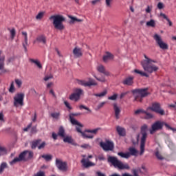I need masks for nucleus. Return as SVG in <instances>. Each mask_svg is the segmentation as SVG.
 <instances>
[{"label": "nucleus", "mask_w": 176, "mask_h": 176, "mask_svg": "<svg viewBox=\"0 0 176 176\" xmlns=\"http://www.w3.org/2000/svg\"><path fill=\"white\" fill-rule=\"evenodd\" d=\"M144 56L145 59L141 62V65L143 69L148 74H153L157 72V71L160 69V67L156 66V65H153L152 63H156L157 60H153V59L148 58L146 55H144Z\"/></svg>", "instance_id": "f257e3e1"}, {"label": "nucleus", "mask_w": 176, "mask_h": 176, "mask_svg": "<svg viewBox=\"0 0 176 176\" xmlns=\"http://www.w3.org/2000/svg\"><path fill=\"white\" fill-rule=\"evenodd\" d=\"M148 129V125L144 124L141 127L140 133L138 136V139H140V141H141V143H140V155H142L145 151L146 141L148 137V133H147Z\"/></svg>", "instance_id": "f03ea898"}, {"label": "nucleus", "mask_w": 176, "mask_h": 176, "mask_svg": "<svg viewBox=\"0 0 176 176\" xmlns=\"http://www.w3.org/2000/svg\"><path fill=\"white\" fill-rule=\"evenodd\" d=\"M49 20L52 21V24L56 30H63L65 29L63 22L65 21V18L64 16L61 14L52 15Z\"/></svg>", "instance_id": "7ed1b4c3"}, {"label": "nucleus", "mask_w": 176, "mask_h": 176, "mask_svg": "<svg viewBox=\"0 0 176 176\" xmlns=\"http://www.w3.org/2000/svg\"><path fill=\"white\" fill-rule=\"evenodd\" d=\"M107 161L109 163L111 164L115 168H118V170H129L131 168L127 163H123L116 157L109 156L107 158Z\"/></svg>", "instance_id": "20e7f679"}, {"label": "nucleus", "mask_w": 176, "mask_h": 176, "mask_svg": "<svg viewBox=\"0 0 176 176\" xmlns=\"http://www.w3.org/2000/svg\"><path fill=\"white\" fill-rule=\"evenodd\" d=\"M131 93L134 97L133 102H142L143 99L149 95L148 88L143 89H132Z\"/></svg>", "instance_id": "39448f33"}, {"label": "nucleus", "mask_w": 176, "mask_h": 176, "mask_svg": "<svg viewBox=\"0 0 176 176\" xmlns=\"http://www.w3.org/2000/svg\"><path fill=\"white\" fill-rule=\"evenodd\" d=\"M28 155V157H27ZM32 157H33V153L29 152L28 151H25L19 155V157H15L12 161L10 162V164L14 165L16 162H19L21 161H26L27 158H32Z\"/></svg>", "instance_id": "423d86ee"}, {"label": "nucleus", "mask_w": 176, "mask_h": 176, "mask_svg": "<svg viewBox=\"0 0 176 176\" xmlns=\"http://www.w3.org/2000/svg\"><path fill=\"white\" fill-rule=\"evenodd\" d=\"M24 98L25 94H23V92L16 94V95L13 98V105L15 107H23L24 105Z\"/></svg>", "instance_id": "0eeeda50"}, {"label": "nucleus", "mask_w": 176, "mask_h": 176, "mask_svg": "<svg viewBox=\"0 0 176 176\" xmlns=\"http://www.w3.org/2000/svg\"><path fill=\"white\" fill-rule=\"evenodd\" d=\"M154 40L156 41V43L158 45L160 49L162 50H168V45L166 42H164L162 38V36L158 34H155L153 36Z\"/></svg>", "instance_id": "6e6552de"}, {"label": "nucleus", "mask_w": 176, "mask_h": 176, "mask_svg": "<svg viewBox=\"0 0 176 176\" xmlns=\"http://www.w3.org/2000/svg\"><path fill=\"white\" fill-rule=\"evenodd\" d=\"M55 165L60 171L67 172L69 169L67 163L60 159H56Z\"/></svg>", "instance_id": "1a4fd4ad"}, {"label": "nucleus", "mask_w": 176, "mask_h": 176, "mask_svg": "<svg viewBox=\"0 0 176 176\" xmlns=\"http://www.w3.org/2000/svg\"><path fill=\"white\" fill-rule=\"evenodd\" d=\"M83 94H84L83 89H81L80 88H78L77 89H75L74 94H72L69 96V100L77 102L80 99V96Z\"/></svg>", "instance_id": "9d476101"}, {"label": "nucleus", "mask_w": 176, "mask_h": 176, "mask_svg": "<svg viewBox=\"0 0 176 176\" xmlns=\"http://www.w3.org/2000/svg\"><path fill=\"white\" fill-rule=\"evenodd\" d=\"M148 109H151L160 116L165 115V111L162 109L160 103H153L151 107H149Z\"/></svg>", "instance_id": "9b49d317"}, {"label": "nucleus", "mask_w": 176, "mask_h": 176, "mask_svg": "<svg viewBox=\"0 0 176 176\" xmlns=\"http://www.w3.org/2000/svg\"><path fill=\"white\" fill-rule=\"evenodd\" d=\"M77 83L85 87L98 85V83L96 82L95 80H93V78H89V81H85V80H77Z\"/></svg>", "instance_id": "f8f14e48"}, {"label": "nucleus", "mask_w": 176, "mask_h": 176, "mask_svg": "<svg viewBox=\"0 0 176 176\" xmlns=\"http://www.w3.org/2000/svg\"><path fill=\"white\" fill-rule=\"evenodd\" d=\"M100 147L105 151H113L114 149V143L107 140L106 142H100Z\"/></svg>", "instance_id": "ddd939ff"}, {"label": "nucleus", "mask_w": 176, "mask_h": 176, "mask_svg": "<svg viewBox=\"0 0 176 176\" xmlns=\"http://www.w3.org/2000/svg\"><path fill=\"white\" fill-rule=\"evenodd\" d=\"M164 126V123L157 121L151 126V129L149 131L150 134L153 135L157 131L161 130Z\"/></svg>", "instance_id": "4468645a"}, {"label": "nucleus", "mask_w": 176, "mask_h": 176, "mask_svg": "<svg viewBox=\"0 0 176 176\" xmlns=\"http://www.w3.org/2000/svg\"><path fill=\"white\" fill-rule=\"evenodd\" d=\"M80 115L81 113H70L69 117V120L71 124L73 125H76L80 127H83V125L80 124L78 120H75V118H74V116H78Z\"/></svg>", "instance_id": "2eb2a0df"}, {"label": "nucleus", "mask_w": 176, "mask_h": 176, "mask_svg": "<svg viewBox=\"0 0 176 176\" xmlns=\"http://www.w3.org/2000/svg\"><path fill=\"white\" fill-rule=\"evenodd\" d=\"M43 43V45H45L47 43V38L45 35H39L38 36L35 40H34L33 43Z\"/></svg>", "instance_id": "dca6fc26"}, {"label": "nucleus", "mask_w": 176, "mask_h": 176, "mask_svg": "<svg viewBox=\"0 0 176 176\" xmlns=\"http://www.w3.org/2000/svg\"><path fill=\"white\" fill-rule=\"evenodd\" d=\"M113 110L116 119L119 120L120 118V113L122 112V110L121 108L118 107L117 103L113 104Z\"/></svg>", "instance_id": "f3484780"}, {"label": "nucleus", "mask_w": 176, "mask_h": 176, "mask_svg": "<svg viewBox=\"0 0 176 176\" xmlns=\"http://www.w3.org/2000/svg\"><path fill=\"white\" fill-rule=\"evenodd\" d=\"M22 35L24 36V42L22 43V45L24 48L25 52H28V37L27 32H22Z\"/></svg>", "instance_id": "a211bd4d"}, {"label": "nucleus", "mask_w": 176, "mask_h": 176, "mask_svg": "<svg viewBox=\"0 0 176 176\" xmlns=\"http://www.w3.org/2000/svg\"><path fill=\"white\" fill-rule=\"evenodd\" d=\"M123 85L127 86H132L134 84V77L133 76H130L129 77H126L124 81H122Z\"/></svg>", "instance_id": "6ab92c4d"}, {"label": "nucleus", "mask_w": 176, "mask_h": 176, "mask_svg": "<svg viewBox=\"0 0 176 176\" xmlns=\"http://www.w3.org/2000/svg\"><path fill=\"white\" fill-rule=\"evenodd\" d=\"M80 162H81L82 165L86 168L96 166V164H94L86 159H82Z\"/></svg>", "instance_id": "aec40b11"}, {"label": "nucleus", "mask_w": 176, "mask_h": 176, "mask_svg": "<svg viewBox=\"0 0 176 176\" xmlns=\"http://www.w3.org/2000/svg\"><path fill=\"white\" fill-rule=\"evenodd\" d=\"M63 138V142H65V143H69V144H72V145H74V146H78V144L77 143H75L74 142V140H73V138H72V136H70V135H65L64 138Z\"/></svg>", "instance_id": "412c9836"}, {"label": "nucleus", "mask_w": 176, "mask_h": 176, "mask_svg": "<svg viewBox=\"0 0 176 176\" xmlns=\"http://www.w3.org/2000/svg\"><path fill=\"white\" fill-rule=\"evenodd\" d=\"M97 70H98V72H99L101 74H103L106 76H110L109 72H107V70H106L104 66H103V65H99L97 67Z\"/></svg>", "instance_id": "4be33fe9"}, {"label": "nucleus", "mask_w": 176, "mask_h": 176, "mask_svg": "<svg viewBox=\"0 0 176 176\" xmlns=\"http://www.w3.org/2000/svg\"><path fill=\"white\" fill-rule=\"evenodd\" d=\"M73 54L76 58H80L82 56V52L81 48L78 47H75L73 50Z\"/></svg>", "instance_id": "5701e85b"}, {"label": "nucleus", "mask_w": 176, "mask_h": 176, "mask_svg": "<svg viewBox=\"0 0 176 176\" xmlns=\"http://www.w3.org/2000/svg\"><path fill=\"white\" fill-rule=\"evenodd\" d=\"M116 131L118 132V134L119 135V136L125 137L126 135V129L120 126L116 127Z\"/></svg>", "instance_id": "b1692460"}, {"label": "nucleus", "mask_w": 176, "mask_h": 176, "mask_svg": "<svg viewBox=\"0 0 176 176\" xmlns=\"http://www.w3.org/2000/svg\"><path fill=\"white\" fill-rule=\"evenodd\" d=\"M113 58L114 56L111 52H107L106 55L103 56V61L107 63L109 60H113Z\"/></svg>", "instance_id": "393cba45"}, {"label": "nucleus", "mask_w": 176, "mask_h": 176, "mask_svg": "<svg viewBox=\"0 0 176 176\" xmlns=\"http://www.w3.org/2000/svg\"><path fill=\"white\" fill-rule=\"evenodd\" d=\"M58 135L60 136L62 138H63L64 137L66 136L65 130L63 126L59 127L58 132Z\"/></svg>", "instance_id": "a878e982"}, {"label": "nucleus", "mask_w": 176, "mask_h": 176, "mask_svg": "<svg viewBox=\"0 0 176 176\" xmlns=\"http://www.w3.org/2000/svg\"><path fill=\"white\" fill-rule=\"evenodd\" d=\"M134 72L140 74L141 76H145L146 78L149 77V74H148V73H146V72H142V70H137V69H135Z\"/></svg>", "instance_id": "bb28decb"}, {"label": "nucleus", "mask_w": 176, "mask_h": 176, "mask_svg": "<svg viewBox=\"0 0 176 176\" xmlns=\"http://www.w3.org/2000/svg\"><path fill=\"white\" fill-rule=\"evenodd\" d=\"M129 151L130 155H133V156H137L138 155V151L134 147L129 148Z\"/></svg>", "instance_id": "cd10ccee"}, {"label": "nucleus", "mask_w": 176, "mask_h": 176, "mask_svg": "<svg viewBox=\"0 0 176 176\" xmlns=\"http://www.w3.org/2000/svg\"><path fill=\"white\" fill-rule=\"evenodd\" d=\"M30 62L35 64L38 67V68H39V69L43 68V66H42L41 62H39V60H38V59H30Z\"/></svg>", "instance_id": "c85d7f7f"}, {"label": "nucleus", "mask_w": 176, "mask_h": 176, "mask_svg": "<svg viewBox=\"0 0 176 176\" xmlns=\"http://www.w3.org/2000/svg\"><path fill=\"white\" fill-rule=\"evenodd\" d=\"M118 155L120 156L122 158H126L128 159L131 157V153H123V152H120L118 153Z\"/></svg>", "instance_id": "c756f323"}, {"label": "nucleus", "mask_w": 176, "mask_h": 176, "mask_svg": "<svg viewBox=\"0 0 176 176\" xmlns=\"http://www.w3.org/2000/svg\"><path fill=\"white\" fill-rule=\"evenodd\" d=\"M4 65H5V56L2 55L1 56H0V70H2L4 69Z\"/></svg>", "instance_id": "7c9ffc66"}, {"label": "nucleus", "mask_w": 176, "mask_h": 176, "mask_svg": "<svg viewBox=\"0 0 176 176\" xmlns=\"http://www.w3.org/2000/svg\"><path fill=\"white\" fill-rule=\"evenodd\" d=\"M87 132L85 131L83 133H82V137L84 139H94V135H89L88 133H87Z\"/></svg>", "instance_id": "2f4dec72"}, {"label": "nucleus", "mask_w": 176, "mask_h": 176, "mask_svg": "<svg viewBox=\"0 0 176 176\" xmlns=\"http://www.w3.org/2000/svg\"><path fill=\"white\" fill-rule=\"evenodd\" d=\"M8 166V164L6 163V162H3L1 164V166H0V174H2L3 172L4 171V170L6 168H7Z\"/></svg>", "instance_id": "473e14b6"}, {"label": "nucleus", "mask_w": 176, "mask_h": 176, "mask_svg": "<svg viewBox=\"0 0 176 176\" xmlns=\"http://www.w3.org/2000/svg\"><path fill=\"white\" fill-rule=\"evenodd\" d=\"M8 153V150L6 147L0 146V156L5 155Z\"/></svg>", "instance_id": "72a5a7b5"}, {"label": "nucleus", "mask_w": 176, "mask_h": 176, "mask_svg": "<svg viewBox=\"0 0 176 176\" xmlns=\"http://www.w3.org/2000/svg\"><path fill=\"white\" fill-rule=\"evenodd\" d=\"M41 142V140H36L35 142H33L32 143L31 148L32 149H35L36 147L38 148V146H39V144H40Z\"/></svg>", "instance_id": "f704fd0d"}, {"label": "nucleus", "mask_w": 176, "mask_h": 176, "mask_svg": "<svg viewBox=\"0 0 176 176\" xmlns=\"http://www.w3.org/2000/svg\"><path fill=\"white\" fill-rule=\"evenodd\" d=\"M41 157L47 162L51 161L53 158L52 155H41Z\"/></svg>", "instance_id": "c9c22d12"}, {"label": "nucleus", "mask_w": 176, "mask_h": 176, "mask_svg": "<svg viewBox=\"0 0 176 176\" xmlns=\"http://www.w3.org/2000/svg\"><path fill=\"white\" fill-rule=\"evenodd\" d=\"M100 130H101V128H97L93 130H86L85 132L89 133H94L96 135L98 133V131Z\"/></svg>", "instance_id": "e433bc0d"}, {"label": "nucleus", "mask_w": 176, "mask_h": 176, "mask_svg": "<svg viewBox=\"0 0 176 176\" xmlns=\"http://www.w3.org/2000/svg\"><path fill=\"white\" fill-rule=\"evenodd\" d=\"M146 25L148 27H152L154 28L155 27V21L153 19H151L149 21L146 22Z\"/></svg>", "instance_id": "4c0bfd02"}, {"label": "nucleus", "mask_w": 176, "mask_h": 176, "mask_svg": "<svg viewBox=\"0 0 176 176\" xmlns=\"http://www.w3.org/2000/svg\"><path fill=\"white\" fill-rule=\"evenodd\" d=\"M51 116L54 119L58 120L60 119V113H52Z\"/></svg>", "instance_id": "58836bf2"}, {"label": "nucleus", "mask_w": 176, "mask_h": 176, "mask_svg": "<svg viewBox=\"0 0 176 176\" xmlns=\"http://www.w3.org/2000/svg\"><path fill=\"white\" fill-rule=\"evenodd\" d=\"M107 94V91H103L102 92H100V94H94V96L96 97H104Z\"/></svg>", "instance_id": "ea45409f"}, {"label": "nucleus", "mask_w": 176, "mask_h": 176, "mask_svg": "<svg viewBox=\"0 0 176 176\" xmlns=\"http://www.w3.org/2000/svg\"><path fill=\"white\" fill-rule=\"evenodd\" d=\"M45 12H40L37 14L36 16V20H41L44 16Z\"/></svg>", "instance_id": "a19ab883"}, {"label": "nucleus", "mask_w": 176, "mask_h": 176, "mask_svg": "<svg viewBox=\"0 0 176 176\" xmlns=\"http://www.w3.org/2000/svg\"><path fill=\"white\" fill-rule=\"evenodd\" d=\"M71 19V23H74V22H82L83 20L80 19H78L77 17L75 16H70Z\"/></svg>", "instance_id": "79ce46f5"}, {"label": "nucleus", "mask_w": 176, "mask_h": 176, "mask_svg": "<svg viewBox=\"0 0 176 176\" xmlns=\"http://www.w3.org/2000/svg\"><path fill=\"white\" fill-rule=\"evenodd\" d=\"M14 82H15V84H16V85L18 88L21 87V86L23 85V82L21 81V80L16 79V80H14Z\"/></svg>", "instance_id": "37998d69"}, {"label": "nucleus", "mask_w": 176, "mask_h": 176, "mask_svg": "<svg viewBox=\"0 0 176 176\" xmlns=\"http://www.w3.org/2000/svg\"><path fill=\"white\" fill-rule=\"evenodd\" d=\"M79 109H80V110H82V109L87 110V111H88V113H91L92 112V111H91V109H89L88 107L84 106V104H80V105L79 106Z\"/></svg>", "instance_id": "c03bdc74"}, {"label": "nucleus", "mask_w": 176, "mask_h": 176, "mask_svg": "<svg viewBox=\"0 0 176 176\" xmlns=\"http://www.w3.org/2000/svg\"><path fill=\"white\" fill-rule=\"evenodd\" d=\"M10 35H11V38L14 39V37H15V35H16V30H15V29L14 28H12L10 30Z\"/></svg>", "instance_id": "a18cd8bd"}, {"label": "nucleus", "mask_w": 176, "mask_h": 176, "mask_svg": "<svg viewBox=\"0 0 176 176\" xmlns=\"http://www.w3.org/2000/svg\"><path fill=\"white\" fill-rule=\"evenodd\" d=\"M141 171L140 168L138 169H133L132 170V173L133 174V176H140L139 173Z\"/></svg>", "instance_id": "49530a36"}, {"label": "nucleus", "mask_w": 176, "mask_h": 176, "mask_svg": "<svg viewBox=\"0 0 176 176\" xmlns=\"http://www.w3.org/2000/svg\"><path fill=\"white\" fill-rule=\"evenodd\" d=\"M15 91V87L14 82H11L10 87L9 88L10 93H14Z\"/></svg>", "instance_id": "de8ad7c7"}, {"label": "nucleus", "mask_w": 176, "mask_h": 176, "mask_svg": "<svg viewBox=\"0 0 176 176\" xmlns=\"http://www.w3.org/2000/svg\"><path fill=\"white\" fill-rule=\"evenodd\" d=\"M144 113L146 116L145 118L146 119H151L153 118V116L151 113H148L147 111H144Z\"/></svg>", "instance_id": "09e8293b"}, {"label": "nucleus", "mask_w": 176, "mask_h": 176, "mask_svg": "<svg viewBox=\"0 0 176 176\" xmlns=\"http://www.w3.org/2000/svg\"><path fill=\"white\" fill-rule=\"evenodd\" d=\"M117 98H118V95H117V94H114L113 95H112V96H109L108 100H116Z\"/></svg>", "instance_id": "8fccbe9b"}, {"label": "nucleus", "mask_w": 176, "mask_h": 176, "mask_svg": "<svg viewBox=\"0 0 176 176\" xmlns=\"http://www.w3.org/2000/svg\"><path fill=\"white\" fill-rule=\"evenodd\" d=\"M81 148L85 149H91V146L88 144H85L80 146Z\"/></svg>", "instance_id": "3c124183"}, {"label": "nucleus", "mask_w": 176, "mask_h": 176, "mask_svg": "<svg viewBox=\"0 0 176 176\" xmlns=\"http://www.w3.org/2000/svg\"><path fill=\"white\" fill-rule=\"evenodd\" d=\"M155 155L158 160H164V157L160 155L159 151L155 152Z\"/></svg>", "instance_id": "603ef678"}, {"label": "nucleus", "mask_w": 176, "mask_h": 176, "mask_svg": "<svg viewBox=\"0 0 176 176\" xmlns=\"http://www.w3.org/2000/svg\"><path fill=\"white\" fill-rule=\"evenodd\" d=\"M106 103H107V102H101V103H99V104H98V106H97V109L99 110L101 108H102L105 105Z\"/></svg>", "instance_id": "864d4df0"}, {"label": "nucleus", "mask_w": 176, "mask_h": 176, "mask_svg": "<svg viewBox=\"0 0 176 176\" xmlns=\"http://www.w3.org/2000/svg\"><path fill=\"white\" fill-rule=\"evenodd\" d=\"M113 2V0H105L106 3V6L107 8H111V3Z\"/></svg>", "instance_id": "5fc2aeb1"}, {"label": "nucleus", "mask_w": 176, "mask_h": 176, "mask_svg": "<svg viewBox=\"0 0 176 176\" xmlns=\"http://www.w3.org/2000/svg\"><path fill=\"white\" fill-rule=\"evenodd\" d=\"M33 176H45V173L43 172V171H38V173H36Z\"/></svg>", "instance_id": "6e6d98bb"}, {"label": "nucleus", "mask_w": 176, "mask_h": 176, "mask_svg": "<svg viewBox=\"0 0 176 176\" xmlns=\"http://www.w3.org/2000/svg\"><path fill=\"white\" fill-rule=\"evenodd\" d=\"M52 78H53L52 74H49V76H45L43 80L45 81H48L50 79H52Z\"/></svg>", "instance_id": "4d7b16f0"}, {"label": "nucleus", "mask_w": 176, "mask_h": 176, "mask_svg": "<svg viewBox=\"0 0 176 176\" xmlns=\"http://www.w3.org/2000/svg\"><path fill=\"white\" fill-rule=\"evenodd\" d=\"M94 78H95L97 80H98V81H100V82H106V79L104 78V77H101V78H99L98 77H96V76H94Z\"/></svg>", "instance_id": "13d9d810"}, {"label": "nucleus", "mask_w": 176, "mask_h": 176, "mask_svg": "<svg viewBox=\"0 0 176 176\" xmlns=\"http://www.w3.org/2000/svg\"><path fill=\"white\" fill-rule=\"evenodd\" d=\"M46 146V143L45 142H42L40 145L38 146V149L41 150L44 148Z\"/></svg>", "instance_id": "bf43d9fd"}, {"label": "nucleus", "mask_w": 176, "mask_h": 176, "mask_svg": "<svg viewBox=\"0 0 176 176\" xmlns=\"http://www.w3.org/2000/svg\"><path fill=\"white\" fill-rule=\"evenodd\" d=\"M164 7V5L162 2H159L158 4H157V8L159 10H162Z\"/></svg>", "instance_id": "052dcab7"}, {"label": "nucleus", "mask_w": 176, "mask_h": 176, "mask_svg": "<svg viewBox=\"0 0 176 176\" xmlns=\"http://www.w3.org/2000/svg\"><path fill=\"white\" fill-rule=\"evenodd\" d=\"M153 9V6H147V8H146V13H151V10Z\"/></svg>", "instance_id": "680f3d73"}, {"label": "nucleus", "mask_w": 176, "mask_h": 176, "mask_svg": "<svg viewBox=\"0 0 176 176\" xmlns=\"http://www.w3.org/2000/svg\"><path fill=\"white\" fill-rule=\"evenodd\" d=\"M37 133V128L36 126H33L31 129L30 133L31 134H34Z\"/></svg>", "instance_id": "e2e57ef3"}, {"label": "nucleus", "mask_w": 176, "mask_h": 176, "mask_svg": "<svg viewBox=\"0 0 176 176\" xmlns=\"http://www.w3.org/2000/svg\"><path fill=\"white\" fill-rule=\"evenodd\" d=\"M81 128H82V127L78 126H76V131H77L78 133H80L81 135H82V133H84V132L82 131Z\"/></svg>", "instance_id": "0e129e2a"}, {"label": "nucleus", "mask_w": 176, "mask_h": 176, "mask_svg": "<svg viewBox=\"0 0 176 176\" xmlns=\"http://www.w3.org/2000/svg\"><path fill=\"white\" fill-rule=\"evenodd\" d=\"M164 126H165L166 128H168V129L172 130L173 131H176V129H174V128L170 126H169L168 124H166V123L164 124Z\"/></svg>", "instance_id": "69168bd1"}, {"label": "nucleus", "mask_w": 176, "mask_h": 176, "mask_svg": "<svg viewBox=\"0 0 176 176\" xmlns=\"http://www.w3.org/2000/svg\"><path fill=\"white\" fill-rule=\"evenodd\" d=\"M141 113H144V111H143L142 109H138L135 111V115L140 114Z\"/></svg>", "instance_id": "338daca9"}, {"label": "nucleus", "mask_w": 176, "mask_h": 176, "mask_svg": "<svg viewBox=\"0 0 176 176\" xmlns=\"http://www.w3.org/2000/svg\"><path fill=\"white\" fill-rule=\"evenodd\" d=\"M96 176H106V175L104 173H102L100 171H98L96 173Z\"/></svg>", "instance_id": "774afa93"}]
</instances>
